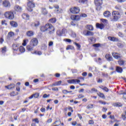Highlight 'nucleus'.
Masks as SVG:
<instances>
[{
  "label": "nucleus",
  "instance_id": "1",
  "mask_svg": "<svg viewBox=\"0 0 126 126\" xmlns=\"http://www.w3.org/2000/svg\"><path fill=\"white\" fill-rule=\"evenodd\" d=\"M41 31L42 32H46V31H48V34L52 35L55 33V28L53 26V25L51 24H46L45 26H43L40 28Z\"/></svg>",
  "mask_w": 126,
  "mask_h": 126
},
{
  "label": "nucleus",
  "instance_id": "2",
  "mask_svg": "<svg viewBox=\"0 0 126 126\" xmlns=\"http://www.w3.org/2000/svg\"><path fill=\"white\" fill-rule=\"evenodd\" d=\"M112 17L113 21H118L121 18V13L118 11H113L112 12Z\"/></svg>",
  "mask_w": 126,
  "mask_h": 126
},
{
  "label": "nucleus",
  "instance_id": "3",
  "mask_svg": "<svg viewBox=\"0 0 126 126\" xmlns=\"http://www.w3.org/2000/svg\"><path fill=\"white\" fill-rule=\"evenodd\" d=\"M28 8L27 9L30 12L33 11V8L35 7V4L33 2H28L27 4Z\"/></svg>",
  "mask_w": 126,
  "mask_h": 126
},
{
  "label": "nucleus",
  "instance_id": "4",
  "mask_svg": "<svg viewBox=\"0 0 126 126\" xmlns=\"http://www.w3.org/2000/svg\"><path fill=\"white\" fill-rule=\"evenodd\" d=\"M4 16L7 19H10V20H12L14 18V14L11 11L6 12L4 14Z\"/></svg>",
  "mask_w": 126,
  "mask_h": 126
},
{
  "label": "nucleus",
  "instance_id": "5",
  "mask_svg": "<svg viewBox=\"0 0 126 126\" xmlns=\"http://www.w3.org/2000/svg\"><path fill=\"white\" fill-rule=\"evenodd\" d=\"M94 3L97 6L96 8V10H100L101 9V5L103 3L102 0H94Z\"/></svg>",
  "mask_w": 126,
  "mask_h": 126
},
{
  "label": "nucleus",
  "instance_id": "6",
  "mask_svg": "<svg viewBox=\"0 0 126 126\" xmlns=\"http://www.w3.org/2000/svg\"><path fill=\"white\" fill-rule=\"evenodd\" d=\"M2 5L3 7H4L5 8H10V7L11 6V4L9 1L7 0H5L3 1Z\"/></svg>",
  "mask_w": 126,
  "mask_h": 126
},
{
  "label": "nucleus",
  "instance_id": "7",
  "mask_svg": "<svg viewBox=\"0 0 126 126\" xmlns=\"http://www.w3.org/2000/svg\"><path fill=\"white\" fill-rule=\"evenodd\" d=\"M30 44L32 46H33L34 47H36V46H37V45H38V39H37L36 38H32L30 41Z\"/></svg>",
  "mask_w": 126,
  "mask_h": 126
},
{
  "label": "nucleus",
  "instance_id": "8",
  "mask_svg": "<svg viewBox=\"0 0 126 126\" xmlns=\"http://www.w3.org/2000/svg\"><path fill=\"white\" fill-rule=\"evenodd\" d=\"M79 11H80V9L78 7H74L73 9H70V12L74 14H77V13H79Z\"/></svg>",
  "mask_w": 126,
  "mask_h": 126
},
{
  "label": "nucleus",
  "instance_id": "9",
  "mask_svg": "<svg viewBox=\"0 0 126 126\" xmlns=\"http://www.w3.org/2000/svg\"><path fill=\"white\" fill-rule=\"evenodd\" d=\"M105 58L108 62H114V58L110 54H106L105 55Z\"/></svg>",
  "mask_w": 126,
  "mask_h": 126
},
{
  "label": "nucleus",
  "instance_id": "10",
  "mask_svg": "<svg viewBox=\"0 0 126 126\" xmlns=\"http://www.w3.org/2000/svg\"><path fill=\"white\" fill-rule=\"evenodd\" d=\"M68 83L76 84V83H79V82H80V80L78 79H71L68 80Z\"/></svg>",
  "mask_w": 126,
  "mask_h": 126
},
{
  "label": "nucleus",
  "instance_id": "11",
  "mask_svg": "<svg viewBox=\"0 0 126 126\" xmlns=\"http://www.w3.org/2000/svg\"><path fill=\"white\" fill-rule=\"evenodd\" d=\"M14 9L16 11H18V12H21V11H22V7L18 5H16L14 6Z\"/></svg>",
  "mask_w": 126,
  "mask_h": 126
},
{
  "label": "nucleus",
  "instance_id": "12",
  "mask_svg": "<svg viewBox=\"0 0 126 126\" xmlns=\"http://www.w3.org/2000/svg\"><path fill=\"white\" fill-rule=\"evenodd\" d=\"M108 39L113 42H119V38L115 37L108 36Z\"/></svg>",
  "mask_w": 126,
  "mask_h": 126
},
{
  "label": "nucleus",
  "instance_id": "13",
  "mask_svg": "<svg viewBox=\"0 0 126 126\" xmlns=\"http://www.w3.org/2000/svg\"><path fill=\"white\" fill-rule=\"evenodd\" d=\"M27 50L29 51V52H32L34 50V46H32L30 43L27 46Z\"/></svg>",
  "mask_w": 126,
  "mask_h": 126
},
{
  "label": "nucleus",
  "instance_id": "14",
  "mask_svg": "<svg viewBox=\"0 0 126 126\" xmlns=\"http://www.w3.org/2000/svg\"><path fill=\"white\" fill-rule=\"evenodd\" d=\"M22 17L23 18V19H25L26 20H29L30 16L28 14H26L25 13H23L22 15Z\"/></svg>",
  "mask_w": 126,
  "mask_h": 126
},
{
  "label": "nucleus",
  "instance_id": "15",
  "mask_svg": "<svg viewBox=\"0 0 126 126\" xmlns=\"http://www.w3.org/2000/svg\"><path fill=\"white\" fill-rule=\"evenodd\" d=\"M103 15L105 17H110L111 16V12L109 11H106L103 13Z\"/></svg>",
  "mask_w": 126,
  "mask_h": 126
},
{
  "label": "nucleus",
  "instance_id": "16",
  "mask_svg": "<svg viewBox=\"0 0 126 126\" xmlns=\"http://www.w3.org/2000/svg\"><path fill=\"white\" fill-rule=\"evenodd\" d=\"M96 28H99V29H103L104 28V24H99V23H96Z\"/></svg>",
  "mask_w": 126,
  "mask_h": 126
},
{
  "label": "nucleus",
  "instance_id": "17",
  "mask_svg": "<svg viewBox=\"0 0 126 126\" xmlns=\"http://www.w3.org/2000/svg\"><path fill=\"white\" fill-rule=\"evenodd\" d=\"M27 35L28 37H32V36H34V32L32 31H29L27 32Z\"/></svg>",
  "mask_w": 126,
  "mask_h": 126
},
{
  "label": "nucleus",
  "instance_id": "18",
  "mask_svg": "<svg viewBox=\"0 0 126 126\" xmlns=\"http://www.w3.org/2000/svg\"><path fill=\"white\" fill-rule=\"evenodd\" d=\"M116 70L117 72H118V73H122V72H123V68L119 66H117Z\"/></svg>",
  "mask_w": 126,
  "mask_h": 126
},
{
  "label": "nucleus",
  "instance_id": "19",
  "mask_svg": "<svg viewBox=\"0 0 126 126\" xmlns=\"http://www.w3.org/2000/svg\"><path fill=\"white\" fill-rule=\"evenodd\" d=\"M10 24L11 26H12V27H17V26H18V24H17V23L13 21H11L10 22Z\"/></svg>",
  "mask_w": 126,
  "mask_h": 126
},
{
  "label": "nucleus",
  "instance_id": "20",
  "mask_svg": "<svg viewBox=\"0 0 126 126\" xmlns=\"http://www.w3.org/2000/svg\"><path fill=\"white\" fill-rule=\"evenodd\" d=\"M12 47L14 51H18V49H19V46L16 44H13Z\"/></svg>",
  "mask_w": 126,
  "mask_h": 126
},
{
  "label": "nucleus",
  "instance_id": "21",
  "mask_svg": "<svg viewBox=\"0 0 126 126\" xmlns=\"http://www.w3.org/2000/svg\"><path fill=\"white\" fill-rule=\"evenodd\" d=\"M114 107H122L123 106V103L121 102H115L113 104Z\"/></svg>",
  "mask_w": 126,
  "mask_h": 126
},
{
  "label": "nucleus",
  "instance_id": "22",
  "mask_svg": "<svg viewBox=\"0 0 126 126\" xmlns=\"http://www.w3.org/2000/svg\"><path fill=\"white\" fill-rule=\"evenodd\" d=\"M87 29L90 31H93V30H94V28L93 27V26L89 25L87 26Z\"/></svg>",
  "mask_w": 126,
  "mask_h": 126
},
{
  "label": "nucleus",
  "instance_id": "23",
  "mask_svg": "<svg viewBox=\"0 0 126 126\" xmlns=\"http://www.w3.org/2000/svg\"><path fill=\"white\" fill-rule=\"evenodd\" d=\"M94 32L87 31V33L86 34V36H94Z\"/></svg>",
  "mask_w": 126,
  "mask_h": 126
},
{
  "label": "nucleus",
  "instance_id": "24",
  "mask_svg": "<svg viewBox=\"0 0 126 126\" xmlns=\"http://www.w3.org/2000/svg\"><path fill=\"white\" fill-rule=\"evenodd\" d=\"M115 8H116V9L119 10V11H120L121 13H122V14H124V12H123V10H122V8H121V6L116 5L115 6Z\"/></svg>",
  "mask_w": 126,
  "mask_h": 126
},
{
  "label": "nucleus",
  "instance_id": "25",
  "mask_svg": "<svg viewBox=\"0 0 126 126\" xmlns=\"http://www.w3.org/2000/svg\"><path fill=\"white\" fill-rule=\"evenodd\" d=\"M65 33V30L62 29V31H60L58 33V36H63V34Z\"/></svg>",
  "mask_w": 126,
  "mask_h": 126
},
{
  "label": "nucleus",
  "instance_id": "26",
  "mask_svg": "<svg viewBox=\"0 0 126 126\" xmlns=\"http://www.w3.org/2000/svg\"><path fill=\"white\" fill-rule=\"evenodd\" d=\"M66 50L68 51V50H74V47L72 45H68L66 48Z\"/></svg>",
  "mask_w": 126,
  "mask_h": 126
},
{
  "label": "nucleus",
  "instance_id": "27",
  "mask_svg": "<svg viewBox=\"0 0 126 126\" xmlns=\"http://www.w3.org/2000/svg\"><path fill=\"white\" fill-rule=\"evenodd\" d=\"M57 21V19L56 18H53L49 20V22L51 23H56V22Z\"/></svg>",
  "mask_w": 126,
  "mask_h": 126
},
{
  "label": "nucleus",
  "instance_id": "28",
  "mask_svg": "<svg viewBox=\"0 0 126 126\" xmlns=\"http://www.w3.org/2000/svg\"><path fill=\"white\" fill-rule=\"evenodd\" d=\"M47 45L45 44H43L42 45H41V50H44V51H46V50H47Z\"/></svg>",
  "mask_w": 126,
  "mask_h": 126
},
{
  "label": "nucleus",
  "instance_id": "29",
  "mask_svg": "<svg viewBox=\"0 0 126 126\" xmlns=\"http://www.w3.org/2000/svg\"><path fill=\"white\" fill-rule=\"evenodd\" d=\"M19 51L21 53H24V52H25V48L23 46H20Z\"/></svg>",
  "mask_w": 126,
  "mask_h": 126
},
{
  "label": "nucleus",
  "instance_id": "30",
  "mask_svg": "<svg viewBox=\"0 0 126 126\" xmlns=\"http://www.w3.org/2000/svg\"><path fill=\"white\" fill-rule=\"evenodd\" d=\"M97 95H98L99 96H100L101 98H103V99H105V98H106L104 94L99 93H97Z\"/></svg>",
  "mask_w": 126,
  "mask_h": 126
},
{
  "label": "nucleus",
  "instance_id": "31",
  "mask_svg": "<svg viewBox=\"0 0 126 126\" xmlns=\"http://www.w3.org/2000/svg\"><path fill=\"white\" fill-rule=\"evenodd\" d=\"M12 36H14V33H13V32H8V35H7L8 38H11Z\"/></svg>",
  "mask_w": 126,
  "mask_h": 126
},
{
  "label": "nucleus",
  "instance_id": "32",
  "mask_svg": "<svg viewBox=\"0 0 126 126\" xmlns=\"http://www.w3.org/2000/svg\"><path fill=\"white\" fill-rule=\"evenodd\" d=\"M42 13L44 14V15H46V14H48V11H47L46 8H43L42 11Z\"/></svg>",
  "mask_w": 126,
  "mask_h": 126
},
{
  "label": "nucleus",
  "instance_id": "33",
  "mask_svg": "<svg viewBox=\"0 0 126 126\" xmlns=\"http://www.w3.org/2000/svg\"><path fill=\"white\" fill-rule=\"evenodd\" d=\"M99 88H100V89H102V90H104L105 92H109V89L108 88L105 87L104 88H102L101 87H99Z\"/></svg>",
  "mask_w": 126,
  "mask_h": 126
},
{
  "label": "nucleus",
  "instance_id": "34",
  "mask_svg": "<svg viewBox=\"0 0 126 126\" xmlns=\"http://www.w3.org/2000/svg\"><path fill=\"white\" fill-rule=\"evenodd\" d=\"M118 63L120 65H124L125 64V61L124 60H120L118 61Z\"/></svg>",
  "mask_w": 126,
  "mask_h": 126
},
{
  "label": "nucleus",
  "instance_id": "35",
  "mask_svg": "<svg viewBox=\"0 0 126 126\" xmlns=\"http://www.w3.org/2000/svg\"><path fill=\"white\" fill-rule=\"evenodd\" d=\"M75 20L76 21H78V20H80V16H79V15H75Z\"/></svg>",
  "mask_w": 126,
  "mask_h": 126
},
{
  "label": "nucleus",
  "instance_id": "36",
  "mask_svg": "<svg viewBox=\"0 0 126 126\" xmlns=\"http://www.w3.org/2000/svg\"><path fill=\"white\" fill-rule=\"evenodd\" d=\"M74 45H75V46H76L78 50H80V48H81V45H80V44H79L76 42H74Z\"/></svg>",
  "mask_w": 126,
  "mask_h": 126
},
{
  "label": "nucleus",
  "instance_id": "37",
  "mask_svg": "<svg viewBox=\"0 0 126 126\" xmlns=\"http://www.w3.org/2000/svg\"><path fill=\"white\" fill-rule=\"evenodd\" d=\"M39 25H40V22H39V21H36L34 22V27H38V26H39Z\"/></svg>",
  "mask_w": 126,
  "mask_h": 126
},
{
  "label": "nucleus",
  "instance_id": "38",
  "mask_svg": "<svg viewBox=\"0 0 126 126\" xmlns=\"http://www.w3.org/2000/svg\"><path fill=\"white\" fill-rule=\"evenodd\" d=\"M113 58L119 60V59H121V58H122V56L120 55H115V54H113Z\"/></svg>",
  "mask_w": 126,
  "mask_h": 126
},
{
  "label": "nucleus",
  "instance_id": "39",
  "mask_svg": "<svg viewBox=\"0 0 126 126\" xmlns=\"http://www.w3.org/2000/svg\"><path fill=\"white\" fill-rule=\"evenodd\" d=\"M87 109L89 110H91V109H93V104H89L87 106Z\"/></svg>",
  "mask_w": 126,
  "mask_h": 126
},
{
  "label": "nucleus",
  "instance_id": "40",
  "mask_svg": "<svg viewBox=\"0 0 126 126\" xmlns=\"http://www.w3.org/2000/svg\"><path fill=\"white\" fill-rule=\"evenodd\" d=\"M1 52L2 53H5V52H6V46H4V47L1 48Z\"/></svg>",
  "mask_w": 126,
  "mask_h": 126
},
{
  "label": "nucleus",
  "instance_id": "41",
  "mask_svg": "<svg viewBox=\"0 0 126 126\" xmlns=\"http://www.w3.org/2000/svg\"><path fill=\"white\" fill-rule=\"evenodd\" d=\"M79 2L80 3H86V2H87V0H79Z\"/></svg>",
  "mask_w": 126,
  "mask_h": 126
},
{
  "label": "nucleus",
  "instance_id": "42",
  "mask_svg": "<svg viewBox=\"0 0 126 126\" xmlns=\"http://www.w3.org/2000/svg\"><path fill=\"white\" fill-rule=\"evenodd\" d=\"M101 46V44L100 43H96L94 44H93V47H95V48H99Z\"/></svg>",
  "mask_w": 126,
  "mask_h": 126
},
{
  "label": "nucleus",
  "instance_id": "43",
  "mask_svg": "<svg viewBox=\"0 0 126 126\" xmlns=\"http://www.w3.org/2000/svg\"><path fill=\"white\" fill-rule=\"evenodd\" d=\"M119 95H123V97H125L126 98V90H125V91L124 92V93H120Z\"/></svg>",
  "mask_w": 126,
  "mask_h": 126
},
{
  "label": "nucleus",
  "instance_id": "44",
  "mask_svg": "<svg viewBox=\"0 0 126 126\" xmlns=\"http://www.w3.org/2000/svg\"><path fill=\"white\" fill-rule=\"evenodd\" d=\"M117 46L119 47V48H123L124 47V44H122L121 43H118L117 44Z\"/></svg>",
  "mask_w": 126,
  "mask_h": 126
},
{
  "label": "nucleus",
  "instance_id": "45",
  "mask_svg": "<svg viewBox=\"0 0 126 126\" xmlns=\"http://www.w3.org/2000/svg\"><path fill=\"white\" fill-rule=\"evenodd\" d=\"M62 81H59L58 82H55L56 83V86H59L62 84Z\"/></svg>",
  "mask_w": 126,
  "mask_h": 126
},
{
  "label": "nucleus",
  "instance_id": "46",
  "mask_svg": "<svg viewBox=\"0 0 126 126\" xmlns=\"http://www.w3.org/2000/svg\"><path fill=\"white\" fill-rule=\"evenodd\" d=\"M34 54H37L38 55V56H41V55H42V52L41 51H35L34 52Z\"/></svg>",
  "mask_w": 126,
  "mask_h": 126
},
{
  "label": "nucleus",
  "instance_id": "47",
  "mask_svg": "<svg viewBox=\"0 0 126 126\" xmlns=\"http://www.w3.org/2000/svg\"><path fill=\"white\" fill-rule=\"evenodd\" d=\"M122 119L123 120V121L126 120V115H125V114H123L122 115Z\"/></svg>",
  "mask_w": 126,
  "mask_h": 126
},
{
  "label": "nucleus",
  "instance_id": "48",
  "mask_svg": "<svg viewBox=\"0 0 126 126\" xmlns=\"http://www.w3.org/2000/svg\"><path fill=\"white\" fill-rule=\"evenodd\" d=\"M39 96V93H37L33 94V96L34 98H38Z\"/></svg>",
  "mask_w": 126,
  "mask_h": 126
},
{
  "label": "nucleus",
  "instance_id": "49",
  "mask_svg": "<svg viewBox=\"0 0 126 126\" xmlns=\"http://www.w3.org/2000/svg\"><path fill=\"white\" fill-rule=\"evenodd\" d=\"M62 93L63 94H68V91L66 90H62Z\"/></svg>",
  "mask_w": 126,
  "mask_h": 126
},
{
  "label": "nucleus",
  "instance_id": "50",
  "mask_svg": "<svg viewBox=\"0 0 126 126\" xmlns=\"http://www.w3.org/2000/svg\"><path fill=\"white\" fill-rule=\"evenodd\" d=\"M70 18L72 20H75V15H71Z\"/></svg>",
  "mask_w": 126,
  "mask_h": 126
},
{
  "label": "nucleus",
  "instance_id": "51",
  "mask_svg": "<svg viewBox=\"0 0 126 126\" xmlns=\"http://www.w3.org/2000/svg\"><path fill=\"white\" fill-rule=\"evenodd\" d=\"M54 45V42L53 41H50L49 42L48 46L49 47H52Z\"/></svg>",
  "mask_w": 126,
  "mask_h": 126
},
{
  "label": "nucleus",
  "instance_id": "52",
  "mask_svg": "<svg viewBox=\"0 0 126 126\" xmlns=\"http://www.w3.org/2000/svg\"><path fill=\"white\" fill-rule=\"evenodd\" d=\"M10 86H11V85H9L8 86H5V88H7V89H9V90H11V88Z\"/></svg>",
  "mask_w": 126,
  "mask_h": 126
},
{
  "label": "nucleus",
  "instance_id": "53",
  "mask_svg": "<svg viewBox=\"0 0 126 126\" xmlns=\"http://www.w3.org/2000/svg\"><path fill=\"white\" fill-rule=\"evenodd\" d=\"M48 97H50V94H44L43 95V98H48Z\"/></svg>",
  "mask_w": 126,
  "mask_h": 126
},
{
  "label": "nucleus",
  "instance_id": "54",
  "mask_svg": "<svg viewBox=\"0 0 126 126\" xmlns=\"http://www.w3.org/2000/svg\"><path fill=\"white\" fill-rule=\"evenodd\" d=\"M32 121H34L35 123H36L37 124H39V120L38 119V118H35L32 120Z\"/></svg>",
  "mask_w": 126,
  "mask_h": 126
},
{
  "label": "nucleus",
  "instance_id": "55",
  "mask_svg": "<svg viewBox=\"0 0 126 126\" xmlns=\"http://www.w3.org/2000/svg\"><path fill=\"white\" fill-rule=\"evenodd\" d=\"M89 125H94V121L93 120H90L89 121Z\"/></svg>",
  "mask_w": 126,
  "mask_h": 126
},
{
  "label": "nucleus",
  "instance_id": "56",
  "mask_svg": "<svg viewBox=\"0 0 126 126\" xmlns=\"http://www.w3.org/2000/svg\"><path fill=\"white\" fill-rule=\"evenodd\" d=\"M52 90L53 91H59V88H58L57 87L53 88Z\"/></svg>",
  "mask_w": 126,
  "mask_h": 126
},
{
  "label": "nucleus",
  "instance_id": "57",
  "mask_svg": "<svg viewBox=\"0 0 126 126\" xmlns=\"http://www.w3.org/2000/svg\"><path fill=\"white\" fill-rule=\"evenodd\" d=\"M55 76H56V77H58V78L60 77L61 74H60L59 73H57L55 74Z\"/></svg>",
  "mask_w": 126,
  "mask_h": 126
},
{
  "label": "nucleus",
  "instance_id": "58",
  "mask_svg": "<svg viewBox=\"0 0 126 126\" xmlns=\"http://www.w3.org/2000/svg\"><path fill=\"white\" fill-rule=\"evenodd\" d=\"M92 91H93L94 92H98V90L96 89L95 88H93L91 89Z\"/></svg>",
  "mask_w": 126,
  "mask_h": 126
},
{
  "label": "nucleus",
  "instance_id": "59",
  "mask_svg": "<svg viewBox=\"0 0 126 126\" xmlns=\"http://www.w3.org/2000/svg\"><path fill=\"white\" fill-rule=\"evenodd\" d=\"M40 111L41 112H42V113H45V108L44 107H42L40 109Z\"/></svg>",
  "mask_w": 126,
  "mask_h": 126
},
{
  "label": "nucleus",
  "instance_id": "60",
  "mask_svg": "<svg viewBox=\"0 0 126 126\" xmlns=\"http://www.w3.org/2000/svg\"><path fill=\"white\" fill-rule=\"evenodd\" d=\"M82 75H83V76H87V72H84L82 74Z\"/></svg>",
  "mask_w": 126,
  "mask_h": 126
},
{
  "label": "nucleus",
  "instance_id": "61",
  "mask_svg": "<svg viewBox=\"0 0 126 126\" xmlns=\"http://www.w3.org/2000/svg\"><path fill=\"white\" fill-rule=\"evenodd\" d=\"M27 43H26V39L24 40V42L23 43L22 45L23 46H25L27 45Z\"/></svg>",
  "mask_w": 126,
  "mask_h": 126
},
{
  "label": "nucleus",
  "instance_id": "62",
  "mask_svg": "<svg viewBox=\"0 0 126 126\" xmlns=\"http://www.w3.org/2000/svg\"><path fill=\"white\" fill-rule=\"evenodd\" d=\"M3 38L2 37H1L0 39V44H2V43H3Z\"/></svg>",
  "mask_w": 126,
  "mask_h": 126
},
{
  "label": "nucleus",
  "instance_id": "63",
  "mask_svg": "<svg viewBox=\"0 0 126 126\" xmlns=\"http://www.w3.org/2000/svg\"><path fill=\"white\" fill-rule=\"evenodd\" d=\"M71 70L72 73H76V72H77V70L76 69H72Z\"/></svg>",
  "mask_w": 126,
  "mask_h": 126
},
{
  "label": "nucleus",
  "instance_id": "64",
  "mask_svg": "<svg viewBox=\"0 0 126 126\" xmlns=\"http://www.w3.org/2000/svg\"><path fill=\"white\" fill-rule=\"evenodd\" d=\"M81 16L82 17H87V15L86 14L83 13L81 14Z\"/></svg>",
  "mask_w": 126,
  "mask_h": 126
}]
</instances>
